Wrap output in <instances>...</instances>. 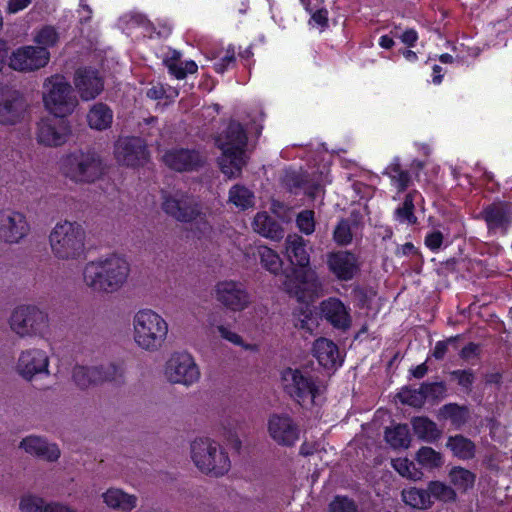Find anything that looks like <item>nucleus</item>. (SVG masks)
Returning a JSON list of instances; mask_svg holds the SVG:
<instances>
[{"label": "nucleus", "instance_id": "f257e3e1", "mask_svg": "<svg viewBox=\"0 0 512 512\" xmlns=\"http://www.w3.org/2000/svg\"><path fill=\"white\" fill-rule=\"evenodd\" d=\"M284 246L287 260L298 267L293 270L294 278L286 275L283 282L285 291L301 302L318 297L322 290V283L315 270L310 267L312 248L308 247V241L296 233L289 234L285 238Z\"/></svg>", "mask_w": 512, "mask_h": 512}, {"label": "nucleus", "instance_id": "f03ea898", "mask_svg": "<svg viewBox=\"0 0 512 512\" xmlns=\"http://www.w3.org/2000/svg\"><path fill=\"white\" fill-rule=\"evenodd\" d=\"M130 273L128 262L115 254L89 261L85 264L83 282L91 291L99 294H112L119 291L127 282Z\"/></svg>", "mask_w": 512, "mask_h": 512}, {"label": "nucleus", "instance_id": "7ed1b4c3", "mask_svg": "<svg viewBox=\"0 0 512 512\" xmlns=\"http://www.w3.org/2000/svg\"><path fill=\"white\" fill-rule=\"evenodd\" d=\"M48 240L52 255L60 261H76L85 255L86 232L76 221L57 222Z\"/></svg>", "mask_w": 512, "mask_h": 512}, {"label": "nucleus", "instance_id": "20e7f679", "mask_svg": "<svg viewBox=\"0 0 512 512\" xmlns=\"http://www.w3.org/2000/svg\"><path fill=\"white\" fill-rule=\"evenodd\" d=\"M216 144L222 151L219 165L223 174L228 178L239 176L246 163L247 135L243 126L236 121H230L227 128L216 138Z\"/></svg>", "mask_w": 512, "mask_h": 512}, {"label": "nucleus", "instance_id": "39448f33", "mask_svg": "<svg viewBox=\"0 0 512 512\" xmlns=\"http://www.w3.org/2000/svg\"><path fill=\"white\" fill-rule=\"evenodd\" d=\"M133 340L142 350L156 352L167 339L169 325L165 318L150 308L138 310L132 318Z\"/></svg>", "mask_w": 512, "mask_h": 512}, {"label": "nucleus", "instance_id": "423d86ee", "mask_svg": "<svg viewBox=\"0 0 512 512\" xmlns=\"http://www.w3.org/2000/svg\"><path fill=\"white\" fill-rule=\"evenodd\" d=\"M285 393L303 409L312 410L319 404L324 387L308 370L286 368L281 373Z\"/></svg>", "mask_w": 512, "mask_h": 512}, {"label": "nucleus", "instance_id": "0eeeda50", "mask_svg": "<svg viewBox=\"0 0 512 512\" xmlns=\"http://www.w3.org/2000/svg\"><path fill=\"white\" fill-rule=\"evenodd\" d=\"M191 458L200 471L215 477L226 474L231 467L228 454L209 438H198L191 443Z\"/></svg>", "mask_w": 512, "mask_h": 512}, {"label": "nucleus", "instance_id": "6e6552de", "mask_svg": "<svg viewBox=\"0 0 512 512\" xmlns=\"http://www.w3.org/2000/svg\"><path fill=\"white\" fill-rule=\"evenodd\" d=\"M63 174L76 183H93L104 171L100 157L94 151L77 150L63 158Z\"/></svg>", "mask_w": 512, "mask_h": 512}, {"label": "nucleus", "instance_id": "1a4fd4ad", "mask_svg": "<svg viewBox=\"0 0 512 512\" xmlns=\"http://www.w3.org/2000/svg\"><path fill=\"white\" fill-rule=\"evenodd\" d=\"M43 87L44 105L53 115L68 116L74 112L78 99L65 77L53 75L45 80Z\"/></svg>", "mask_w": 512, "mask_h": 512}, {"label": "nucleus", "instance_id": "9d476101", "mask_svg": "<svg viewBox=\"0 0 512 512\" xmlns=\"http://www.w3.org/2000/svg\"><path fill=\"white\" fill-rule=\"evenodd\" d=\"M9 324L11 330L21 338L44 337L49 330V317L34 305H21L13 310Z\"/></svg>", "mask_w": 512, "mask_h": 512}, {"label": "nucleus", "instance_id": "9b49d317", "mask_svg": "<svg viewBox=\"0 0 512 512\" xmlns=\"http://www.w3.org/2000/svg\"><path fill=\"white\" fill-rule=\"evenodd\" d=\"M164 374L172 384L191 386L199 381L200 370L194 358L186 352H175L166 361Z\"/></svg>", "mask_w": 512, "mask_h": 512}, {"label": "nucleus", "instance_id": "f8f14e48", "mask_svg": "<svg viewBox=\"0 0 512 512\" xmlns=\"http://www.w3.org/2000/svg\"><path fill=\"white\" fill-rule=\"evenodd\" d=\"M213 295L222 307L232 312L244 311L252 303L250 293L240 281H219L214 287Z\"/></svg>", "mask_w": 512, "mask_h": 512}, {"label": "nucleus", "instance_id": "ddd939ff", "mask_svg": "<svg viewBox=\"0 0 512 512\" xmlns=\"http://www.w3.org/2000/svg\"><path fill=\"white\" fill-rule=\"evenodd\" d=\"M66 116H50L37 123L36 140L46 147H59L65 144L71 134Z\"/></svg>", "mask_w": 512, "mask_h": 512}, {"label": "nucleus", "instance_id": "4468645a", "mask_svg": "<svg viewBox=\"0 0 512 512\" xmlns=\"http://www.w3.org/2000/svg\"><path fill=\"white\" fill-rule=\"evenodd\" d=\"M30 232L26 216L16 210H0V240L7 244H18Z\"/></svg>", "mask_w": 512, "mask_h": 512}, {"label": "nucleus", "instance_id": "2eb2a0df", "mask_svg": "<svg viewBox=\"0 0 512 512\" xmlns=\"http://www.w3.org/2000/svg\"><path fill=\"white\" fill-rule=\"evenodd\" d=\"M50 53L45 47L22 46L17 48L9 58V66L19 72H32L45 67Z\"/></svg>", "mask_w": 512, "mask_h": 512}, {"label": "nucleus", "instance_id": "dca6fc26", "mask_svg": "<svg viewBox=\"0 0 512 512\" xmlns=\"http://www.w3.org/2000/svg\"><path fill=\"white\" fill-rule=\"evenodd\" d=\"M49 363L47 352L33 347L20 352L15 368L22 378L31 381L36 375H49Z\"/></svg>", "mask_w": 512, "mask_h": 512}, {"label": "nucleus", "instance_id": "f3484780", "mask_svg": "<svg viewBox=\"0 0 512 512\" xmlns=\"http://www.w3.org/2000/svg\"><path fill=\"white\" fill-rule=\"evenodd\" d=\"M201 205L193 197L183 192L165 195L162 202L163 211L178 222L187 223Z\"/></svg>", "mask_w": 512, "mask_h": 512}, {"label": "nucleus", "instance_id": "a211bd4d", "mask_svg": "<svg viewBox=\"0 0 512 512\" xmlns=\"http://www.w3.org/2000/svg\"><path fill=\"white\" fill-rule=\"evenodd\" d=\"M114 153L117 162L128 167L142 165L148 157L146 145L138 137L119 138L115 144Z\"/></svg>", "mask_w": 512, "mask_h": 512}, {"label": "nucleus", "instance_id": "6ab92c4d", "mask_svg": "<svg viewBox=\"0 0 512 512\" xmlns=\"http://www.w3.org/2000/svg\"><path fill=\"white\" fill-rule=\"evenodd\" d=\"M27 110V103L16 90L0 91V125L14 126L20 123Z\"/></svg>", "mask_w": 512, "mask_h": 512}, {"label": "nucleus", "instance_id": "aec40b11", "mask_svg": "<svg viewBox=\"0 0 512 512\" xmlns=\"http://www.w3.org/2000/svg\"><path fill=\"white\" fill-rule=\"evenodd\" d=\"M268 433L278 445L291 447L298 441L300 430L290 416L273 414L268 420Z\"/></svg>", "mask_w": 512, "mask_h": 512}, {"label": "nucleus", "instance_id": "412c9836", "mask_svg": "<svg viewBox=\"0 0 512 512\" xmlns=\"http://www.w3.org/2000/svg\"><path fill=\"white\" fill-rule=\"evenodd\" d=\"M73 83L79 97L83 101L96 99L104 90V78L98 70L79 68L76 70Z\"/></svg>", "mask_w": 512, "mask_h": 512}, {"label": "nucleus", "instance_id": "4be33fe9", "mask_svg": "<svg viewBox=\"0 0 512 512\" xmlns=\"http://www.w3.org/2000/svg\"><path fill=\"white\" fill-rule=\"evenodd\" d=\"M163 162L175 171H193L202 167L205 157L196 150L176 148L165 152Z\"/></svg>", "mask_w": 512, "mask_h": 512}, {"label": "nucleus", "instance_id": "5701e85b", "mask_svg": "<svg viewBox=\"0 0 512 512\" xmlns=\"http://www.w3.org/2000/svg\"><path fill=\"white\" fill-rule=\"evenodd\" d=\"M480 217L486 222L489 231L505 232L512 223V203L495 201L485 206Z\"/></svg>", "mask_w": 512, "mask_h": 512}, {"label": "nucleus", "instance_id": "b1692460", "mask_svg": "<svg viewBox=\"0 0 512 512\" xmlns=\"http://www.w3.org/2000/svg\"><path fill=\"white\" fill-rule=\"evenodd\" d=\"M329 270L341 281L353 279L358 271V260L355 254L349 251H336L327 255Z\"/></svg>", "mask_w": 512, "mask_h": 512}, {"label": "nucleus", "instance_id": "393cba45", "mask_svg": "<svg viewBox=\"0 0 512 512\" xmlns=\"http://www.w3.org/2000/svg\"><path fill=\"white\" fill-rule=\"evenodd\" d=\"M19 448L23 449L27 454L47 462H56L61 455V451L56 443H51L46 438L37 435H29L23 438Z\"/></svg>", "mask_w": 512, "mask_h": 512}, {"label": "nucleus", "instance_id": "a878e982", "mask_svg": "<svg viewBox=\"0 0 512 512\" xmlns=\"http://www.w3.org/2000/svg\"><path fill=\"white\" fill-rule=\"evenodd\" d=\"M320 312L322 317L336 329L347 330L351 326L349 309L338 298L330 297L322 301Z\"/></svg>", "mask_w": 512, "mask_h": 512}, {"label": "nucleus", "instance_id": "bb28decb", "mask_svg": "<svg viewBox=\"0 0 512 512\" xmlns=\"http://www.w3.org/2000/svg\"><path fill=\"white\" fill-rule=\"evenodd\" d=\"M313 355L326 369H336L343 362L338 346L332 340L323 337L315 340Z\"/></svg>", "mask_w": 512, "mask_h": 512}, {"label": "nucleus", "instance_id": "cd10ccee", "mask_svg": "<svg viewBox=\"0 0 512 512\" xmlns=\"http://www.w3.org/2000/svg\"><path fill=\"white\" fill-rule=\"evenodd\" d=\"M252 228L257 234L273 241H279L284 237L282 225L267 212H258L255 215Z\"/></svg>", "mask_w": 512, "mask_h": 512}, {"label": "nucleus", "instance_id": "c85d7f7f", "mask_svg": "<svg viewBox=\"0 0 512 512\" xmlns=\"http://www.w3.org/2000/svg\"><path fill=\"white\" fill-rule=\"evenodd\" d=\"M104 503L112 509L130 512L137 506V497L118 488H110L102 494Z\"/></svg>", "mask_w": 512, "mask_h": 512}, {"label": "nucleus", "instance_id": "c756f323", "mask_svg": "<svg viewBox=\"0 0 512 512\" xmlns=\"http://www.w3.org/2000/svg\"><path fill=\"white\" fill-rule=\"evenodd\" d=\"M87 121L89 127L94 130H106L111 127L113 112L108 105L96 103L90 108L87 114Z\"/></svg>", "mask_w": 512, "mask_h": 512}, {"label": "nucleus", "instance_id": "7c9ffc66", "mask_svg": "<svg viewBox=\"0 0 512 512\" xmlns=\"http://www.w3.org/2000/svg\"><path fill=\"white\" fill-rule=\"evenodd\" d=\"M446 447L452 452L454 457L461 460L473 459L476 454L474 442L461 434L449 436Z\"/></svg>", "mask_w": 512, "mask_h": 512}, {"label": "nucleus", "instance_id": "2f4dec72", "mask_svg": "<svg viewBox=\"0 0 512 512\" xmlns=\"http://www.w3.org/2000/svg\"><path fill=\"white\" fill-rule=\"evenodd\" d=\"M412 427L415 435L428 443H434L442 436V431L437 427V424L427 417L413 418Z\"/></svg>", "mask_w": 512, "mask_h": 512}, {"label": "nucleus", "instance_id": "473e14b6", "mask_svg": "<svg viewBox=\"0 0 512 512\" xmlns=\"http://www.w3.org/2000/svg\"><path fill=\"white\" fill-rule=\"evenodd\" d=\"M421 198V194L417 190H411L408 192L402 204L396 208L394 215L395 219L400 223H407L409 225H415L417 223V217L415 211V201Z\"/></svg>", "mask_w": 512, "mask_h": 512}, {"label": "nucleus", "instance_id": "72a5a7b5", "mask_svg": "<svg viewBox=\"0 0 512 512\" xmlns=\"http://www.w3.org/2000/svg\"><path fill=\"white\" fill-rule=\"evenodd\" d=\"M98 372L95 366L75 365L72 368L71 378L76 387L86 390L91 386L99 385Z\"/></svg>", "mask_w": 512, "mask_h": 512}, {"label": "nucleus", "instance_id": "f704fd0d", "mask_svg": "<svg viewBox=\"0 0 512 512\" xmlns=\"http://www.w3.org/2000/svg\"><path fill=\"white\" fill-rule=\"evenodd\" d=\"M402 498L407 505L417 509H428L433 504L428 488L411 487L404 489L402 491Z\"/></svg>", "mask_w": 512, "mask_h": 512}, {"label": "nucleus", "instance_id": "c9c22d12", "mask_svg": "<svg viewBox=\"0 0 512 512\" xmlns=\"http://www.w3.org/2000/svg\"><path fill=\"white\" fill-rule=\"evenodd\" d=\"M195 216H192V219L187 222L190 224L189 231L192 235L197 239L208 238L213 232V226L207 218V214L202 210L200 206L196 211Z\"/></svg>", "mask_w": 512, "mask_h": 512}, {"label": "nucleus", "instance_id": "e433bc0d", "mask_svg": "<svg viewBox=\"0 0 512 512\" xmlns=\"http://www.w3.org/2000/svg\"><path fill=\"white\" fill-rule=\"evenodd\" d=\"M440 414L443 418L449 419L451 424L457 429L461 428L469 419L467 407L459 406L455 403L444 405L440 409Z\"/></svg>", "mask_w": 512, "mask_h": 512}, {"label": "nucleus", "instance_id": "4c0bfd02", "mask_svg": "<svg viewBox=\"0 0 512 512\" xmlns=\"http://www.w3.org/2000/svg\"><path fill=\"white\" fill-rule=\"evenodd\" d=\"M98 375L99 384L104 382H114L120 384L123 382L124 369L120 364L113 362L95 366Z\"/></svg>", "mask_w": 512, "mask_h": 512}, {"label": "nucleus", "instance_id": "58836bf2", "mask_svg": "<svg viewBox=\"0 0 512 512\" xmlns=\"http://www.w3.org/2000/svg\"><path fill=\"white\" fill-rule=\"evenodd\" d=\"M257 255L261 265L270 273L276 275L282 270L283 262L280 256L271 248L259 246L257 248Z\"/></svg>", "mask_w": 512, "mask_h": 512}, {"label": "nucleus", "instance_id": "ea45409f", "mask_svg": "<svg viewBox=\"0 0 512 512\" xmlns=\"http://www.w3.org/2000/svg\"><path fill=\"white\" fill-rule=\"evenodd\" d=\"M229 202L245 210L254 205V194L245 186L234 185L229 191Z\"/></svg>", "mask_w": 512, "mask_h": 512}, {"label": "nucleus", "instance_id": "a19ab883", "mask_svg": "<svg viewBox=\"0 0 512 512\" xmlns=\"http://www.w3.org/2000/svg\"><path fill=\"white\" fill-rule=\"evenodd\" d=\"M385 174L391 179L393 185L397 187L398 192L405 191L411 182L410 173L407 170H403L398 161L391 163L386 168Z\"/></svg>", "mask_w": 512, "mask_h": 512}, {"label": "nucleus", "instance_id": "79ce46f5", "mask_svg": "<svg viewBox=\"0 0 512 512\" xmlns=\"http://www.w3.org/2000/svg\"><path fill=\"white\" fill-rule=\"evenodd\" d=\"M385 439L393 448H407L410 442L408 426L403 424L386 429Z\"/></svg>", "mask_w": 512, "mask_h": 512}, {"label": "nucleus", "instance_id": "37998d69", "mask_svg": "<svg viewBox=\"0 0 512 512\" xmlns=\"http://www.w3.org/2000/svg\"><path fill=\"white\" fill-rule=\"evenodd\" d=\"M429 493L431 494V500H439L442 502L454 501L456 493L449 485H446L440 481H431L428 484Z\"/></svg>", "mask_w": 512, "mask_h": 512}, {"label": "nucleus", "instance_id": "c03bdc74", "mask_svg": "<svg viewBox=\"0 0 512 512\" xmlns=\"http://www.w3.org/2000/svg\"><path fill=\"white\" fill-rule=\"evenodd\" d=\"M394 469L403 477L411 480H420L423 476L422 471L416 468L415 464L407 458H398L392 461Z\"/></svg>", "mask_w": 512, "mask_h": 512}, {"label": "nucleus", "instance_id": "a18cd8bd", "mask_svg": "<svg viewBox=\"0 0 512 512\" xmlns=\"http://www.w3.org/2000/svg\"><path fill=\"white\" fill-rule=\"evenodd\" d=\"M416 459L422 466L428 468L440 467L443 463L441 453L427 446L421 447L418 450Z\"/></svg>", "mask_w": 512, "mask_h": 512}, {"label": "nucleus", "instance_id": "49530a36", "mask_svg": "<svg viewBox=\"0 0 512 512\" xmlns=\"http://www.w3.org/2000/svg\"><path fill=\"white\" fill-rule=\"evenodd\" d=\"M452 483L460 489L466 490L471 487L475 481V475L462 467H455L450 471Z\"/></svg>", "mask_w": 512, "mask_h": 512}, {"label": "nucleus", "instance_id": "de8ad7c7", "mask_svg": "<svg viewBox=\"0 0 512 512\" xmlns=\"http://www.w3.org/2000/svg\"><path fill=\"white\" fill-rule=\"evenodd\" d=\"M398 397L402 403L413 407H421L426 400L422 385L418 389L403 388Z\"/></svg>", "mask_w": 512, "mask_h": 512}, {"label": "nucleus", "instance_id": "09e8293b", "mask_svg": "<svg viewBox=\"0 0 512 512\" xmlns=\"http://www.w3.org/2000/svg\"><path fill=\"white\" fill-rule=\"evenodd\" d=\"M48 504L41 497L25 495L20 499L19 509L21 512H46Z\"/></svg>", "mask_w": 512, "mask_h": 512}, {"label": "nucleus", "instance_id": "8fccbe9b", "mask_svg": "<svg viewBox=\"0 0 512 512\" xmlns=\"http://www.w3.org/2000/svg\"><path fill=\"white\" fill-rule=\"evenodd\" d=\"M334 241L341 246H346L352 242L351 224L348 219L339 221L333 232Z\"/></svg>", "mask_w": 512, "mask_h": 512}, {"label": "nucleus", "instance_id": "3c124183", "mask_svg": "<svg viewBox=\"0 0 512 512\" xmlns=\"http://www.w3.org/2000/svg\"><path fill=\"white\" fill-rule=\"evenodd\" d=\"M298 229L305 235H311L315 231V218L313 210H303L296 217Z\"/></svg>", "mask_w": 512, "mask_h": 512}, {"label": "nucleus", "instance_id": "603ef678", "mask_svg": "<svg viewBox=\"0 0 512 512\" xmlns=\"http://www.w3.org/2000/svg\"><path fill=\"white\" fill-rule=\"evenodd\" d=\"M34 41L40 45L39 47L53 46L58 41V33L52 26H45L35 35Z\"/></svg>", "mask_w": 512, "mask_h": 512}, {"label": "nucleus", "instance_id": "864d4df0", "mask_svg": "<svg viewBox=\"0 0 512 512\" xmlns=\"http://www.w3.org/2000/svg\"><path fill=\"white\" fill-rule=\"evenodd\" d=\"M330 512H358L355 502L345 496H336L329 505Z\"/></svg>", "mask_w": 512, "mask_h": 512}, {"label": "nucleus", "instance_id": "5fc2aeb1", "mask_svg": "<svg viewBox=\"0 0 512 512\" xmlns=\"http://www.w3.org/2000/svg\"><path fill=\"white\" fill-rule=\"evenodd\" d=\"M282 182L286 188L295 193L298 189H302L305 186L304 177L295 171H286Z\"/></svg>", "mask_w": 512, "mask_h": 512}, {"label": "nucleus", "instance_id": "6e6d98bb", "mask_svg": "<svg viewBox=\"0 0 512 512\" xmlns=\"http://www.w3.org/2000/svg\"><path fill=\"white\" fill-rule=\"evenodd\" d=\"M169 72L177 79H184L187 74H193L197 71V65L194 61L185 62L184 67L178 63L171 62L168 64Z\"/></svg>", "mask_w": 512, "mask_h": 512}, {"label": "nucleus", "instance_id": "4d7b16f0", "mask_svg": "<svg viewBox=\"0 0 512 512\" xmlns=\"http://www.w3.org/2000/svg\"><path fill=\"white\" fill-rule=\"evenodd\" d=\"M294 326L311 334L315 326V320L312 317L311 311L308 309H301L299 316L294 320Z\"/></svg>", "mask_w": 512, "mask_h": 512}, {"label": "nucleus", "instance_id": "13d9d810", "mask_svg": "<svg viewBox=\"0 0 512 512\" xmlns=\"http://www.w3.org/2000/svg\"><path fill=\"white\" fill-rule=\"evenodd\" d=\"M450 375L457 380L458 385L461 387L471 390L475 376L472 370H454Z\"/></svg>", "mask_w": 512, "mask_h": 512}, {"label": "nucleus", "instance_id": "bf43d9fd", "mask_svg": "<svg viewBox=\"0 0 512 512\" xmlns=\"http://www.w3.org/2000/svg\"><path fill=\"white\" fill-rule=\"evenodd\" d=\"M458 338H459L458 336H455V337H450L444 341H438L435 344V347H434V350L432 353L433 357L437 360H442L447 353L448 346L450 344H455L456 341L458 340Z\"/></svg>", "mask_w": 512, "mask_h": 512}, {"label": "nucleus", "instance_id": "052dcab7", "mask_svg": "<svg viewBox=\"0 0 512 512\" xmlns=\"http://www.w3.org/2000/svg\"><path fill=\"white\" fill-rule=\"evenodd\" d=\"M443 234L440 231H432L425 237V245L432 251L440 249L443 243Z\"/></svg>", "mask_w": 512, "mask_h": 512}, {"label": "nucleus", "instance_id": "680f3d73", "mask_svg": "<svg viewBox=\"0 0 512 512\" xmlns=\"http://www.w3.org/2000/svg\"><path fill=\"white\" fill-rule=\"evenodd\" d=\"M235 61V51L234 49H228L224 57H222L218 62L214 63V70L217 73H224L228 66Z\"/></svg>", "mask_w": 512, "mask_h": 512}, {"label": "nucleus", "instance_id": "e2e57ef3", "mask_svg": "<svg viewBox=\"0 0 512 512\" xmlns=\"http://www.w3.org/2000/svg\"><path fill=\"white\" fill-rule=\"evenodd\" d=\"M422 390L424 391L425 398H428V397L435 398L438 395L444 393L445 386L443 383H440V382L423 383Z\"/></svg>", "mask_w": 512, "mask_h": 512}, {"label": "nucleus", "instance_id": "0e129e2a", "mask_svg": "<svg viewBox=\"0 0 512 512\" xmlns=\"http://www.w3.org/2000/svg\"><path fill=\"white\" fill-rule=\"evenodd\" d=\"M217 330L223 339H225L235 345H242V343H243L242 338L237 333L229 330L227 327H225L223 325L218 326Z\"/></svg>", "mask_w": 512, "mask_h": 512}, {"label": "nucleus", "instance_id": "69168bd1", "mask_svg": "<svg viewBox=\"0 0 512 512\" xmlns=\"http://www.w3.org/2000/svg\"><path fill=\"white\" fill-rule=\"evenodd\" d=\"M312 16H311V22L321 26V27H325L327 26V23H328V11L321 7V8H317V10L311 12Z\"/></svg>", "mask_w": 512, "mask_h": 512}, {"label": "nucleus", "instance_id": "338daca9", "mask_svg": "<svg viewBox=\"0 0 512 512\" xmlns=\"http://www.w3.org/2000/svg\"><path fill=\"white\" fill-rule=\"evenodd\" d=\"M92 9L85 0L80 1L78 16L81 24L88 23L92 18Z\"/></svg>", "mask_w": 512, "mask_h": 512}, {"label": "nucleus", "instance_id": "774afa93", "mask_svg": "<svg viewBox=\"0 0 512 512\" xmlns=\"http://www.w3.org/2000/svg\"><path fill=\"white\" fill-rule=\"evenodd\" d=\"M479 354V345L475 343H469L460 351V357L465 361H470L472 358Z\"/></svg>", "mask_w": 512, "mask_h": 512}]
</instances>
